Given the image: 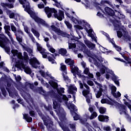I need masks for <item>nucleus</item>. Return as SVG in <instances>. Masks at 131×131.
Here are the masks:
<instances>
[{
	"mask_svg": "<svg viewBox=\"0 0 131 131\" xmlns=\"http://www.w3.org/2000/svg\"><path fill=\"white\" fill-rule=\"evenodd\" d=\"M53 109L55 110V112L57 114L58 117H59L60 120L61 122L65 121L66 120V113L64 111V109L60 106V104L56 100H53Z\"/></svg>",
	"mask_w": 131,
	"mask_h": 131,
	"instance_id": "1",
	"label": "nucleus"
},
{
	"mask_svg": "<svg viewBox=\"0 0 131 131\" xmlns=\"http://www.w3.org/2000/svg\"><path fill=\"white\" fill-rule=\"evenodd\" d=\"M18 2H19L21 5H23L25 11L28 13L31 17H37V13H35L34 11L30 9V6L29 5V3L28 2H27L26 0H18Z\"/></svg>",
	"mask_w": 131,
	"mask_h": 131,
	"instance_id": "2",
	"label": "nucleus"
},
{
	"mask_svg": "<svg viewBox=\"0 0 131 131\" xmlns=\"http://www.w3.org/2000/svg\"><path fill=\"white\" fill-rule=\"evenodd\" d=\"M50 95L52 98H54L55 99L53 100H55L59 103H62V101H65L66 103H68L69 101V98L66 96V95H63L60 96L58 94L55 93L54 91H52L50 92Z\"/></svg>",
	"mask_w": 131,
	"mask_h": 131,
	"instance_id": "3",
	"label": "nucleus"
},
{
	"mask_svg": "<svg viewBox=\"0 0 131 131\" xmlns=\"http://www.w3.org/2000/svg\"><path fill=\"white\" fill-rule=\"evenodd\" d=\"M37 51L40 52L41 55L42 56V58L48 59V61L51 62L52 64H56V61L54 60V59L53 58V57H51L50 56L48 57V55L46 53H45V51L46 50L45 49H43L42 47L40 46V45L39 44V43L37 42Z\"/></svg>",
	"mask_w": 131,
	"mask_h": 131,
	"instance_id": "4",
	"label": "nucleus"
},
{
	"mask_svg": "<svg viewBox=\"0 0 131 131\" xmlns=\"http://www.w3.org/2000/svg\"><path fill=\"white\" fill-rule=\"evenodd\" d=\"M34 109H35L36 110V112L38 113V115L40 116L41 119H42V121L43 122V124H52V123H53V121L51 119L47 118L46 116H45V115H43V113H42L40 108H39L38 106L34 105Z\"/></svg>",
	"mask_w": 131,
	"mask_h": 131,
	"instance_id": "5",
	"label": "nucleus"
},
{
	"mask_svg": "<svg viewBox=\"0 0 131 131\" xmlns=\"http://www.w3.org/2000/svg\"><path fill=\"white\" fill-rule=\"evenodd\" d=\"M6 86L7 87H6V89L8 92L9 96L11 97H14V96L17 97L18 96V92L15 89L14 87H11V83L7 82Z\"/></svg>",
	"mask_w": 131,
	"mask_h": 131,
	"instance_id": "6",
	"label": "nucleus"
},
{
	"mask_svg": "<svg viewBox=\"0 0 131 131\" xmlns=\"http://www.w3.org/2000/svg\"><path fill=\"white\" fill-rule=\"evenodd\" d=\"M106 19H107V18H108L109 19V21L111 22V23H112V24H113L114 27H115V28H119L120 26L118 24L121 25V20H123L125 17H112L114 18V19H112V18H110V17H104ZM120 19L121 20H118L117 19ZM118 23V24H116Z\"/></svg>",
	"mask_w": 131,
	"mask_h": 131,
	"instance_id": "7",
	"label": "nucleus"
},
{
	"mask_svg": "<svg viewBox=\"0 0 131 131\" xmlns=\"http://www.w3.org/2000/svg\"><path fill=\"white\" fill-rule=\"evenodd\" d=\"M44 10L48 17H52V14H54V17H58V11L55 8L46 7Z\"/></svg>",
	"mask_w": 131,
	"mask_h": 131,
	"instance_id": "8",
	"label": "nucleus"
},
{
	"mask_svg": "<svg viewBox=\"0 0 131 131\" xmlns=\"http://www.w3.org/2000/svg\"><path fill=\"white\" fill-rule=\"evenodd\" d=\"M14 33L15 34V36L16 38L17 41H18V43L21 44L23 42V36L24 34L23 33V31L19 28L17 30V31H14Z\"/></svg>",
	"mask_w": 131,
	"mask_h": 131,
	"instance_id": "9",
	"label": "nucleus"
},
{
	"mask_svg": "<svg viewBox=\"0 0 131 131\" xmlns=\"http://www.w3.org/2000/svg\"><path fill=\"white\" fill-rule=\"evenodd\" d=\"M29 63L35 69L37 68V65H40V62L36 57H33L32 58L30 59Z\"/></svg>",
	"mask_w": 131,
	"mask_h": 131,
	"instance_id": "10",
	"label": "nucleus"
},
{
	"mask_svg": "<svg viewBox=\"0 0 131 131\" xmlns=\"http://www.w3.org/2000/svg\"><path fill=\"white\" fill-rule=\"evenodd\" d=\"M31 18H32L33 19H34V21L38 24H41L42 25H43L44 26H47V27H49L48 24H47L46 21H45L43 19H42L38 17H32Z\"/></svg>",
	"mask_w": 131,
	"mask_h": 131,
	"instance_id": "11",
	"label": "nucleus"
},
{
	"mask_svg": "<svg viewBox=\"0 0 131 131\" xmlns=\"http://www.w3.org/2000/svg\"><path fill=\"white\" fill-rule=\"evenodd\" d=\"M9 42H4L0 43V47L3 48L6 53L9 54L10 53V47H7L8 45H9Z\"/></svg>",
	"mask_w": 131,
	"mask_h": 131,
	"instance_id": "12",
	"label": "nucleus"
},
{
	"mask_svg": "<svg viewBox=\"0 0 131 131\" xmlns=\"http://www.w3.org/2000/svg\"><path fill=\"white\" fill-rule=\"evenodd\" d=\"M53 117V118H54L55 120L57 121L58 125H59V126L61 127V129H62L63 131H71L70 129H69V127H66L65 125H64V124H63L62 122L59 121L58 118L56 117V116Z\"/></svg>",
	"mask_w": 131,
	"mask_h": 131,
	"instance_id": "13",
	"label": "nucleus"
},
{
	"mask_svg": "<svg viewBox=\"0 0 131 131\" xmlns=\"http://www.w3.org/2000/svg\"><path fill=\"white\" fill-rule=\"evenodd\" d=\"M104 12H105V14L106 15L111 16V17H113V16L115 15V12H114V10L109 7H105L104 8Z\"/></svg>",
	"mask_w": 131,
	"mask_h": 131,
	"instance_id": "14",
	"label": "nucleus"
},
{
	"mask_svg": "<svg viewBox=\"0 0 131 131\" xmlns=\"http://www.w3.org/2000/svg\"><path fill=\"white\" fill-rule=\"evenodd\" d=\"M67 68L65 64H62L61 66V71L63 72L62 73V77L64 78V81H67L69 79V77L66 76L65 74H67V71L66 70Z\"/></svg>",
	"mask_w": 131,
	"mask_h": 131,
	"instance_id": "15",
	"label": "nucleus"
},
{
	"mask_svg": "<svg viewBox=\"0 0 131 131\" xmlns=\"http://www.w3.org/2000/svg\"><path fill=\"white\" fill-rule=\"evenodd\" d=\"M98 119L99 121L102 122L107 123L110 121V117L107 115H99V116H98Z\"/></svg>",
	"mask_w": 131,
	"mask_h": 131,
	"instance_id": "16",
	"label": "nucleus"
},
{
	"mask_svg": "<svg viewBox=\"0 0 131 131\" xmlns=\"http://www.w3.org/2000/svg\"><path fill=\"white\" fill-rule=\"evenodd\" d=\"M75 91L77 92V88L76 86H74L73 85H71L69 86V93H70L71 94L73 95V98L75 99V92L73 91Z\"/></svg>",
	"mask_w": 131,
	"mask_h": 131,
	"instance_id": "17",
	"label": "nucleus"
},
{
	"mask_svg": "<svg viewBox=\"0 0 131 131\" xmlns=\"http://www.w3.org/2000/svg\"><path fill=\"white\" fill-rule=\"evenodd\" d=\"M4 30H5V33L7 35L9 36V39H11V40H13V37H12V35L10 33V31H11L10 30V26H6L4 27Z\"/></svg>",
	"mask_w": 131,
	"mask_h": 131,
	"instance_id": "18",
	"label": "nucleus"
},
{
	"mask_svg": "<svg viewBox=\"0 0 131 131\" xmlns=\"http://www.w3.org/2000/svg\"><path fill=\"white\" fill-rule=\"evenodd\" d=\"M84 43L88 48L91 50H94L96 47V45L94 43H92L89 40L84 41Z\"/></svg>",
	"mask_w": 131,
	"mask_h": 131,
	"instance_id": "19",
	"label": "nucleus"
},
{
	"mask_svg": "<svg viewBox=\"0 0 131 131\" xmlns=\"http://www.w3.org/2000/svg\"><path fill=\"white\" fill-rule=\"evenodd\" d=\"M44 125L47 127V130L49 131H56V128H55V125L53 123L52 124H50V123L44 124Z\"/></svg>",
	"mask_w": 131,
	"mask_h": 131,
	"instance_id": "20",
	"label": "nucleus"
},
{
	"mask_svg": "<svg viewBox=\"0 0 131 131\" xmlns=\"http://www.w3.org/2000/svg\"><path fill=\"white\" fill-rule=\"evenodd\" d=\"M1 6L4 9L9 8V9H13L14 8V4L10 3H1Z\"/></svg>",
	"mask_w": 131,
	"mask_h": 131,
	"instance_id": "21",
	"label": "nucleus"
},
{
	"mask_svg": "<svg viewBox=\"0 0 131 131\" xmlns=\"http://www.w3.org/2000/svg\"><path fill=\"white\" fill-rule=\"evenodd\" d=\"M23 119H25V120L27 122H32V118L28 114H23Z\"/></svg>",
	"mask_w": 131,
	"mask_h": 131,
	"instance_id": "22",
	"label": "nucleus"
},
{
	"mask_svg": "<svg viewBox=\"0 0 131 131\" xmlns=\"http://www.w3.org/2000/svg\"><path fill=\"white\" fill-rule=\"evenodd\" d=\"M10 42V40L4 34H0V43Z\"/></svg>",
	"mask_w": 131,
	"mask_h": 131,
	"instance_id": "23",
	"label": "nucleus"
},
{
	"mask_svg": "<svg viewBox=\"0 0 131 131\" xmlns=\"http://www.w3.org/2000/svg\"><path fill=\"white\" fill-rule=\"evenodd\" d=\"M71 114H72V116H73V118H74V121H77L79 120L80 116L79 115L75 112L74 111H70Z\"/></svg>",
	"mask_w": 131,
	"mask_h": 131,
	"instance_id": "24",
	"label": "nucleus"
},
{
	"mask_svg": "<svg viewBox=\"0 0 131 131\" xmlns=\"http://www.w3.org/2000/svg\"><path fill=\"white\" fill-rule=\"evenodd\" d=\"M90 90H84L82 92V94H83V96L85 97H91V99H92V95L91 94H90Z\"/></svg>",
	"mask_w": 131,
	"mask_h": 131,
	"instance_id": "25",
	"label": "nucleus"
},
{
	"mask_svg": "<svg viewBox=\"0 0 131 131\" xmlns=\"http://www.w3.org/2000/svg\"><path fill=\"white\" fill-rule=\"evenodd\" d=\"M123 38L126 41H130L131 40V37L128 35V32L127 31H123Z\"/></svg>",
	"mask_w": 131,
	"mask_h": 131,
	"instance_id": "26",
	"label": "nucleus"
},
{
	"mask_svg": "<svg viewBox=\"0 0 131 131\" xmlns=\"http://www.w3.org/2000/svg\"><path fill=\"white\" fill-rule=\"evenodd\" d=\"M119 108L122 109L123 111V114H124L126 116H129V115L127 114L126 111H127V107L124 105V104H120V106H119Z\"/></svg>",
	"mask_w": 131,
	"mask_h": 131,
	"instance_id": "27",
	"label": "nucleus"
},
{
	"mask_svg": "<svg viewBox=\"0 0 131 131\" xmlns=\"http://www.w3.org/2000/svg\"><path fill=\"white\" fill-rule=\"evenodd\" d=\"M11 53H12L14 57L16 56L18 58H19V57L21 56V53L18 52V50H12V51H11Z\"/></svg>",
	"mask_w": 131,
	"mask_h": 131,
	"instance_id": "28",
	"label": "nucleus"
},
{
	"mask_svg": "<svg viewBox=\"0 0 131 131\" xmlns=\"http://www.w3.org/2000/svg\"><path fill=\"white\" fill-rule=\"evenodd\" d=\"M79 69H78V67H71V72L73 74V75L75 76L76 75V73L79 72Z\"/></svg>",
	"mask_w": 131,
	"mask_h": 131,
	"instance_id": "29",
	"label": "nucleus"
},
{
	"mask_svg": "<svg viewBox=\"0 0 131 131\" xmlns=\"http://www.w3.org/2000/svg\"><path fill=\"white\" fill-rule=\"evenodd\" d=\"M57 32L59 33L60 35H61L62 37H67L69 39L70 38L71 35L69 34H67V33H66L62 31H59Z\"/></svg>",
	"mask_w": 131,
	"mask_h": 131,
	"instance_id": "30",
	"label": "nucleus"
},
{
	"mask_svg": "<svg viewBox=\"0 0 131 131\" xmlns=\"http://www.w3.org/2000/svg\"><path fill=\"white\" fill-rule=\"evenodd\" d=\"M58 54L61 55V56H66V54H67V50L64 48H61L58 50Z\"/></svg>",
	"mask_w": 131,
	"mask_h": 131,
	"instance_id": "31",
	"label": "nucleus"
},
{
	"mask_svg": "<svg viewBox=\"0 0 131 131\" xmlns=\"http://www.w3.org/2000/svg\"><path fill=\"white\" fill-rule=\"evenodd\" d=\"M111 43H112V45L114 46V48H115L116 49V50L118 51V52H120L121 51V48L118 46V45H116L115 43L114 40L111 41Z\"/></svg>",
	"mask_w": 131,
	"mask_h": 131,
	"instance_id": "32",
	"label": "nucleus"
},
{
	"mask_svg": "<svg viewBox=\"0 0 131 131\" xmlns=\"http://www.w3.org/2000/svg\"><path fill=\"white\" fill-rule=\"evenodd\" d=\"M64 90H65V89L63 88H60V89H59L58 88L56 89V91H57L58 95L60 96H62V94H64L65 93V91Z\"/></svg>",
	"mask_w": 131,
	"mask_h": 131,
	"instance_id": "33",
	"label": "nucleus"
},
{
	"mask_svg": "<svg viewBox=\"0 0 131 131\" xmlns=\"http://www.w3.org/2000/svg\"><path fill=\"white\" fill-rule=\"evenodd\" d=\"M23 69H24L25 73H26L27 74H31V69L29 67H25V66H23Z\"/></svg>",
	"mask_w": 131,
	"mask_h": 131,
	"instance_id": "34",
	"label": "nucleus"
},
{
	"mask_svg": "<svg viewBox=\"0 0 131 131\" xmlns=\"http://www.w3.org/2000/svg\"><path fill=\"white\" fill-rule=\"evenodd\" d=\"M31 31L32 32V33L34 34V36L37 37V38H39L40 37V33L34 28H31Z\"/></svg>",
	"mask_w": 131,
	"mask_h": 131,
	"instance_id": "35",
	"label": "nucleus"
},
{
	"mask_svg": "<svg viewBox=\"0 0 131 131\" xmlns=\"http://www.w3.org/2000/svg\"><path fill=\"white\" fill-rule=\"evenodd\" d=\"M84 53L85 54H86V55H87V56L91 58H94L92 57V54H91V51H90L89 50H88V48L84 49Z\"/></svg>",
	"mask_w": 131,
	"mask_h": 131,
	"instance_id": "36",
	"label": "nucleus"
},
{
	"mask_svg": "<svg viewBox=\"0 0 131 131\" xmlns=\"http://www.w3.org/2000/svg\"><path fill=\"white\" fill-rule=\"evenodd\" d=\"M0 89L1 92H2L3 95L4 97H6V96H7V91H6L5 87H4V86H1Z\"/></svg>",
	"mask_w": 131,
	"mask_h": 131,
	"instance_id": "37",
	"label": "nucleus"
},
{
	"mask_svg": "<svg viewBox=\"0 0 131 131\" xmlns=\"http://www.w3.org/2000/svg\"><path fill=\"white\" fill-rule=\"evenodd\" d=\"M23 66H25L24 64L23 63V62H21L20 61L17 62L16 64H15V67H16L18 69H21V68L23 67Z\"/></svg>",
	"mask_w": 131,
	"mask_h": 131,
	"instance_id": "38",
	"label": "nucleus"
},
{
	"mask_svg": "<svg viewBox=\"0 0 131 131\" xmlns=\"http://www.w3.org/2000/svg\"><path fill=\"white\" fill-rule=\"evenodd\" d=\"M99 112L101 114H104L106 112V108L100 107L99 108Z\"/></svg>",
	"mask_w": 131,
	"mask_h": 131,
	"instance_id": "39",
	"label": "nucleus"
},
{
	"mask_svg": "<svg viewBox=\"0 0 131 131\" xmlns=\"http://www.w3.org/2000/svg\"><path fill=\"white\" fill-rule=\"evenodd\" d=\"M50 28H51L52 30H53V31H55V32H58L59 31H61L60 30V29L57 28V27H56L54 25H51V26H50Z\"/></svg>",
	"mask_w": 131,
	"mask_h": 131,
	"instance_id": "40",
	"label": "nucleus"
},
{
	"mask_svg": "<svg viewBox=\"0 0 131 131\" xmlns=\"http://www.w3.org/2000/svg\"><path fill=\"white\" fill-rule=\"evenodd\" d=\"M91 114H91V115H90V120H93L98 116V114H97V112H96L92 113Z\"/></svg>",
	"mask_w": 131,
	"mask_h": 131,
	"instance_id": "41",
	"label": "nucleus"
},
{
	"mask_svg": "<svg viewBox=\"0 0 131 131\" xmlns=\"http://www.w3.org/2000/svg\"><path fill=\"white\" fill-rule=\"evenodd\" d=\"M102 7H103V5L97 3H95V7L96 8L97 10H100L101 11H103V9H102Z\"/></svg>",
	"mask_w": 131,
	"mask_h": 131,
	"instance_id": "42",
	"label": "nucleus"
},
{
	"mask_svg": "<svg viewBox=\"0 0 131 131\" xmlns=\"http://www.w3.org/2000/svg\"><path fill=\"white\" fill-rule=\"evenodd\" d=\"M6 13L9 17H15V13L12 12V11L7 10Z\"/></svg>",
	"mask_w": 131,
	"mask_h": 131,
	"instance_id": "43",
	"label": "nucleus"
},
{
	"mask_svg": "<svg viewBox=\"0 0 131 131\" xmlns=\"http://www.w3.org/2000/svg\"><path fill=\"white\" fill-rule=\"evenodd\" d=\"M49 83L50 84V85H51L52 87L53 88V89H57L58 88V84L56 82H55L53 81H52V83H50V82H49Z\"/></svg>",
	"mask_w": 131,
	"mask_h": 131,
	"instance_id": "44",
	"label": "nucleus"
},
{
	"mask_svg": "<svg viewBox=\"0 0 131 131\" xmlns=\"http://www.w3.org/2000/svg\"><path fill=\"white\" fill-rule=\"evenodd\" d=\"M24 60L25 61H28L29 60V56L26 52H24Z\"/></svg>",
	"mask_w": 131,
	"mask_h": 131,
	"instance_id": "45",
	"label": "nucleus"
},
{
	"mask_svg": "<svg viewBox=\"0 0 131 131\" xmlns=\"http://www.w3.org/2000/svg\"><path fill=\"white\" fill-rule=\"evenodd\" d=\"M76 48V44L75 43H70L69 42V49H72Z\"/></svg>",
	"mask_w": 131,
	"mask_h": 131,
	"instance_id": "46",
	"label": "nucleus"
},
{
	"mask_svg": "<svg viewBox=\"0 0 131 131\" xmlns=\"http://www.w3.org/2000/svg\"><path fill=\"white\" fill-rule=\"evenodd\" d=\"M69 127L72 129V131H76V127L75 124H69Z\"/></svg>",
	"mask_w": 131,
	"mask_h": 131,
	"instance_id": "47",
	"label": "nucleus"
},
{
	"mask_svg": "<svg viewBox=\"0 0 131 131\" xmlns=\"http://www.w3.org/2000/svg\"><path fill=\"white\" fill-rule=\"evenodd\" d=\"M100 4L101 5H104V4H107L110 6H112V3L108 1H101Z\"/></svg>",
	"mask_w": 131,
	"mask_h": 131,
	"instance_id": "48",
	"label": "nucleus"
},
{
	"mask_svg": "<svg viewBox=\"0 0 131 131\" xmlns=\"http://www.w3.org/2000/svg\"><path fill=\"white\" fill-rule=\"evenodd\" d=\"M103 34L104 36H105V37L107 38V39L109 40V41H110V42L112 41H114L113 40V39H112L111 38H110V35H108V34H107V33H105L104 32H103Z\"/></svg>",
	"mask_w": 131,
	"mask_h": 131,
	"instance_id": "49",
	"label": "nucleus"
},
{
	"mask_svg": "<svg viewBox=\"0 0 131 131\" xmlns=\"http://www.w3.org/2000/svg\"><path fill=\"white\" fill-rule=\"evenodd\" d=\"M69 18H71V19L72 20V22L74 23L75 24H77L78 23L79 21L78 19H77L76 18H75L74 17H69Z\"/></svg>",
	"mask_w": 131,
	"mask_h": 131,
	"instance_id": "50",
	"label": "nucleus"
},
{
	"mask_svg": "<svg viewBox=\"0 0 131 131\" xmlns=\"http://www.w3.org/2000/svg\"><path fill=\"white\" fill-rule=\"evenodd\" d=\"M44 108L48 112L52 111V108L51 105L50 104L48 105V106H47L46 105H44Z\"/></svg>",
	"mask_w": 131,
	"mask_h": 131,
	"instance_id": "51",
	"label": "nucleus"
},
{
	"mask_svg": "<svg viewBox=\"0 0 131 131\" xmlns=\"http://www.w3.org/2000/svg\"><path fill=\"white\" fill-rule=\"evenodd\" d=\"M95 108V107L94 105L90 106L89 107V108L88 109V110H89V112L90 113H92L95 112V111H94Z\"/></svg>",
	"mask_w": 131,
	"mask_h": 131,
	"instance_id": "52",
	"label": "nucleus"
},
{
	"mask_svg": "<svg viewBox=\"0 0 131 131\" xmlns=\"http://www.w3.org/2000/svg\"><path fill=\"white\" fill-rule=\"evenodd\" d=\"M64 23H66V26H67L68 28H69V29H72V25L71 24H70V23L68 21H64Z\"/></svg>",
	"mask_w": 131,
	"mask_h": 131,
	"instance_id": "53",
	"label": "nucleus"
},
{
	"mask_svg": "<svg viewBox=\"0 0 131 131\" xmlns=\"http://www.w3.org/2000/svg\"><path fill=\"white\" fill-rule=\"evenodd\" d=\"M38 127H40V128L41 129H42V130H45V126L43 125V123H42V122H39V123H38Z\"/></svg>",
	"mask_w": 131,
	"mask_h": 131,
	"instance_id": "54",
	"label": "nucleus"
},
{
	"mask_svg": "<svg viewBox=\"0 0 131 131\" xmlns=\"http://www.w3.org/2000/svg\"><path fill=\"white\" fill-rule=\"evenodd\" d=\"M55 6H56L57 8H60V9H61V10H63V8L62 7H63V5H62L60 3H59L58 2H56L55 4Z\"/></svg>",
	"mask_w": 131,
	"mask_h": 131,
	"instance_id": "55",
	"label": "nucleus"
},
{
	"mask_svg": "<svg viewBox=\"0 0 131 131\" xmlns=\"http://www.w3.org/2000/svg\"><path fill=\"white\" fill-rule=\"evenodd\" d=\"M89 36L90 37V38H92V39L93 40V41H94L95 42H96V43H97V38H96L94 35V34H90L89 35Z\"/></svg>",
	"mask_w": 131,
	"mask_h": 131,
	"instance_id": "56",
	"label": "nucleus"
},
{
	"mask_svg": "<svg viewBox=\"0 0 131 131\" xmlns=\"http://www.w3.org/2000/svg\"><path fill=\"white\" fill-rule=\"evenodd\" d=\"M76 75H78L79 77H82L83 78V79H85L86 78H88V77L85 76L84 75H83L82 74H80V73L79 72H77V73H76Z\"/></svg>",
	"mask_w": 131,
	"mask_h": 131,
	"instance_id": "57",
	"label": "nucleus"
},
{
	"mask_svg": "<svg viewBox=\"0 0 131 131\" xmlns=\"http://www.w3.org/2000/svg\"><path fill=\"white\" fill-rule=\"evenodd\" d=\"M117 35L118 36V38H121V37H122L123 35V33L121 31H117Z\"/></svg>",
	"mask_w": 131,
	"mask_h": 131,
	"instance_id": "58",
	"label": "nucleus"
},
{
	"mask_svg": "<svg viewBox=\"0 0 131 131\" xmlns=\"http://www.w3.org/2000/svg\"><path fill=\"white\" fill-rule=\"evenodd\" d=\"M30 86V89H31V90H33L34 86L33 84H31L30 83H26L25 84V86Z\"/></svg>",
	"mask_w": 131,
	"mask_h": 131,
	"instance_id": "59",
	"label": "nucleus"
},
{
	"mask_svg": "<svg viewBox=\"0 0 131 131\" xmlns=\"http://www.w3.org/2000/svg\"><path fill=\"white\" fill-rule=\"evenodd\" d=\"M30 116L32 117H34L35 116V112L34 111L31 110L29 111Z\"/></svg>",
	"mask_w": 131,
	"mask_h": 131,
	"instance_id": "60",
	"label": "nucleus"
},
{
	"mask_svg": "<svg viewBox=\"0 0 131 131\" xmlns=\"http://www.w3.org/2000/svg\"><path fill=\"white\" fill-rule=\"evenodd\" d=\"M102 92H98L97 94H96V97L97 98H99L101 96H102Z\"/></svg>",
	"mask_w": 131,
	"mask_h": 131,
	"instance_id": "61",
	"label": "nucleus"
},
{
	"mask_svg": "<svg viewBox=\"0 0 131 131\" xmlns=\"http://www.w3.org/2000/svg\"><path fill=\"white\" fill-rule=\"evenodd\" d=\"M11 30H12V32L17 31L16 27H15V26L13 25H11Z\"/></svg>",
	"mask_w": 131,
	"mask_h": 131,
	"instance_id": "62",
	"label": "nucleus"
},
{
	"mask_svg": "<svg viewBox=\"0 0 131 131\" xmlns=\"http://www.w3.org/2000/svg\"><path fill=\"white\" fill-rule=\"evenodd\" d=\"M103 130L104 131H111L112 129H111V128L110 126H107L106 127L104 126L103 127Z\"/></svg>",
	"mask_w": 131,
	"mask_h": 131,
	"instance_id": "63",
	"label": "nucleus"
},
{
	"mask_svg": "<svg viewBox=\"0 0 131 131\" xmlns=\"http://www.w3.org/2000/svg\"><path fill=\"white\" fill-rule=\"evenodd\" d=\"M38 8L39 9H43V8H45V5L42 3H41L38 4Z\"/></svg>",
	"mask_w": 131,
	"mask_h": 131,
	"instance_id": "64",
	"label": "nucleus"
}]
</instances>
